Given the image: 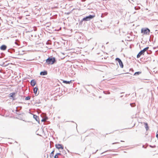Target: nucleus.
I'll return each instance as SVG.
<instances>
[{
	"label": "nucleus",
	"instance_id": "nucleus-1",
	"mask_svg": "<svg viewBox=\"0 0 158 158\" xmlns=\"http://www.w3.org/2000/svg\"><path fill=\"white\" fill-rule=\"evenodd\" d=\"M46 60V62L48 64H52L56 62V58L54 57H48Z\"/></svg>",
	"mask_w": 158,
	"mask_h": 158
},
{
	"label": "nucleus",
	"instance_id": "nucleus-2",
	"mask_svg": "<svg viewBox=\"0 0 158 158\" xmlns=\"http://www.w3.org/2000/svg\"><path fill=\"white\" fill-rule=\"evenodd\" d=\"M95 17V15H89V16H86L85 17L81 19V21H89L92 19H93Z\"/></svg>",
	"mask_w": 158,
	"mask_h": 158
},
{
	"label": "nucleus",
	"instance_id": "nucleus-3",
	"mask_svg": "<svg viewBox=\"0 0 158 158\" xmlns=\"http://www.w3.org/2000/svg\"><path fill=\"white\" fill-rule=\"evenodd\" d=\"M149 48V47H147L144 48L143 50H141L137 54V58H139L142 55H143L145 52L147 51Z\"/></svg>",
	"mask_w": 158,
	"mask_h": 158
},
{
	"label": "nucleus",
	"instance_id": "nucleus-4",
	"mask_svg": "<svg viewBox=\"0 0 158 158\" xmlns=\"http://www.w3.org/2000/svg\"><path fill=\"white\" fill-rule=\"evenodd\" d=\"M141 32L144 34H149L150 32V30L148 28H142L141 30Z\"/></svg>",
	"mask_w": 158,
	"mask_h": 158
},
{
	"label": "nucleus",
	"instance_id": "nucleus-5",
	"mask_svg": "<svg viewBox=\"0 0 158 158\" xmlns=\"http://www.w3.org/2000/svg\"><path fill=\"white\" fill-rule=\"evenodd\" d=\"M55 147L56 148L58 149H64V147L62 144H56L55 145Z\"/></svg>",
	"mask_w": 158,
	"mask_h": 158
},
{
	"label": "nucleus",
	"instance_id": "nucleus-6",
	"mask_svg": "<svg viewBox=\"0 0 158 158\" xmlns=\"http://www.w3.org/2000/svg\"><path fill=\"white\" fill-rule=\"evenodd\" d=\"M36 84V82L34 79L32 80L30 82V84L32 86H34Z\"/></svg>",
	"mask_w": 158,
	"mask_h": 158
},
{
	"label": "nucleus",
	"instance_id": "nucleus-7",
	"mask_svg": "<svg viewBox=\"0 0 158 158\" xmlns=\"http://www.w3.org/2000/svg\"><path fill=\"white\" fill-rule=\"evenodd\" d=\"M7 48V46L5 45H2L0 47V49L2 50H5Z\"/></svg>",
	"mask_w": 158,
	"mask_h": 158
},
{
	"label": "nucleus",
	"instance_id": "nucleus-8",
	"mask_svg": "<svg viewBox=\"0 0 158 158\" xmlns=\"http://www.w3.org/2000/svg\"><path fill=\"white\" fill-rule=\"evenodd\" d=\"M33 118L38 123L40 122V119L38 116L34 114L33 116Z\"/></svg>",
	"mask_w": 158,
	"mask_h": 158
},
{
	"label": "nucleus",
	"instance_id": "nucleus-9",
	"mask_svg": "<svg viewBox=\"0 0 158 158\" xmlns=\"http://www.w3.org/2000/svg\"><path fill=\"white\" fill-rule=\"evenodd\" d=\"M48 74L47 71L44 70L43 71H41L40 72V74L41 75H46Z\"/></svg>",
	"mask_w": 158,
	"mask_h": 158
},
{
	"label": "nucleus",
	"instance_id": "nucleus-10",
	"mask_svg": "<svg viewBox=\"0 0 158 158\" xmlns=\"http://www.w3.org/2000/svg\"><path fill=\"white\" fill-rule=\"evenodd\" d=\"M21 106H19L16 108V111L17 112H18V113H17V114H21L19 113V111L21 110Z\"/></svg>",
	"mask_w": 158,
	"mask_h": 158
},
{
	"label": "nucleus",
	"instance_id": "nucleus-11",
	"mask_svg": "<svg viewBox=\"0 0 158 158\" xmlns=\"http://www.w3.org/2000/svg\"><path fill=\"white\" fill-rule=\"evenodd\" d=\"M15 50L13 48H10L8 50V52L11 53H12L13 52H15Z\"/></svg>",
	"mask_w": 158,
	"mask_h": 158
},
{
	"label": "nucleus",
	"instance_id": "nucleus-12",
	"mask_svg": "<svg viewBox=\"0 0 158 158\" xmlns=\"http://www.w3.org/2000/svg\"><path fill=\"white\" fill-rule=\"evenodd\" d=\"M38 89V88L37 87H35L33 89L34 93L36 95L37 94V90Z\"/></svg>",
	"mask_w": 158,
	"mask_h": 158
},
{
	"label": "nucleus",
	"instance_id": "nucleus-13",
	"mask_svg": "<svg viewBox=\"0 0 158 158\" xmlns=\"http://www.w3.org/2000/svg\"><path fill=\"white\" fill-rule=\"evenodd\" d=\"M144 127L145 128L146 131H148L149 129V127L147 123H144Z\"/></svg>",
	"mask_w": 158,
	"mask_h": 158
},
{
	"label": "nucleus",
	"instance_id": "nucleus-14",
	"mask_svg": "<svg viewBox=\"0 0 158 158\" xmlns=\"http://www.w3.org/2000/svg\"><path fill=\"white\" fill-rule=\"evenodd\" d=\"M72 82V81L71 80L70 81H67L65 80H63V82L66 84H70V83Z\"/></svg>",
	"mask_w": 158,
	"mask_h": 158
},
{
	"label": "nucleus",
	"instance_id": "nucleus-15",
	"mask_svg": "<svg viewBox=\"0 0 158 158\" xmlns=\"http://www.w3.org/2000/svg\"><path fill=\"white\" fill-rule=\"evenodd\" d=\"M15 92L11 93L9 94V95L10 96L9 97H10L11 98H13V96H14V95H15Z\"/></svg>",
	"mask_w": 158,
	"mask_h": 158
},
{
	"label": "nucleus",
	"instance_id": "nucleus-16",
	"mask_svg": "<svg viewBox=\"0 0 158 158\" xmlns=\"http://www.w3.org/2000/svg\"><path fill=\"white\" fill-rule=\"evenodd\" d=\"M55 152V151L53 150L52 151V152L51 153L50 155V157L52 158V157H53L54 154V152Z\"/></svg>",
	"mask_w": 158,
	"mask_h": 158
},
{
	"label": "nucleus",
	"instance_id": "nucleus-17",
	"mask_svg": "<svg viewBox=\"0 0 158 158\" xmlns=\"http://www.w3.org/2000/svg\"><path fill=\"white\" fill-rule=\"evenodd\" d=\"M118 63L120 67L121 68H123V65L122 60L120 62H119Z\"/></svg>",
	"mask_w": 158,
	"mask_h": 158
},
{
	"label": "nucleus",
	"instance_id": "nucleus-18",
	"mask_svg": "<svg viewBox=\"0 0 158 158\" xmlns=\"http://www.w3.org/2000/svg\"><path fill=\"white\" fill-rule=\"evenodd\" d=\"M141 73V72L139 71V72H136L134 73V75H139V74H140Z\"/></svg>",
	"mask_w": 158,
	"mask_h": 158
},
{
	"label": "nucleus",
	"instance_id": "nucleus-19",
	"mask_svg": "<svg viewBox=\"0 0 158 158\" xmlns=\"http://www.w3.org/2000/svg\"><path fill=\"white\" fill-rule=\"evenodd\" d=\"M30 98H31V97L29 96H27V97H26L25 98V100H29L30 99Z\"/></svg>",
	"mask_w": 158,
	"mask_h": 158
},
{
	"label": "nucleus",
	"instance_id": "nucleus-20",
	"mask_svg": "<svg viewBox=\"0 0 158 158\" xmlns=\"http://www.w3.org/2000/svg\"><path fill=\"white\" fill-rule=\"evenodd\" d=\"M115 60L118 61V62H119L121 61V60L118 58H116L115 59Z\"/></svg>",
	"mask_w": 158,
	"mask_h": 158
},
{
	"label": "nucleus",
	"instance_id": "nucleus-21",
	"mask_svg": "<svg viewBox=\"0 0 158 158\" xmlns=\"http://www.w3.org/2000/svg\"><path fill=\"white\" fill-rule=\"evenodd\" d=\"M130 105L132 107H134L135 106V103H130Z\"/></svg>",
	"mask_w": 158,
	"mask_h": 158
},
{
	"label": "nucleus",
	"instance_id": "nucleus-22",
	"mask_svg": "<svg viewBox=\"0 0 158 158\" xmlns=\"http://www.w3.org/2000/svg\"><path fill=\"white\" fill-rule=\"evenodd\" d=\"M103 93L104 94H110V92L109 91H106V92L105 91H104Z\"/></svg>",
	"mask_w": 158,
	"mask_h": 158
},
{
	"label": "nucleus",
	"instance_id": "nucleus-23",
	"mask_svg": "<svg viewBox=\"0 0 158 158\" xmlns=\"http://www.w3.org/2000/svg\"><path fill=\"white\" fill-rule=\"evenodd\" d=\"M140 9V7H135V10H139V9Z\"/></svg>",
	"mask_w": 158,
	"mask_h": 158
},
{
	"label": "nucleus",
	"instance_id": "nucleus-24",
	"mask_svg": "<svg viewBox=\"0 0 158 158\" xmlns=\"http://www.w3.org/2000/svg\"><path fill=\"white\" fill-rule=\"evenodd\" d=\"M150 147L152 148H154L156 147V146L155 145H154V146H152L151 145H149Z\"/></svg>",
	"mask_w": 158,
	"mask_h": 158
},
{
	"label": "nucleus",
	"instance_id": "nucleus-25",
	"mask_svg": "<svg viewBox=\"0 0 158 158\" xmlns=\"http://www.w3.org/2000/svg\"><path fill=\"white\" fill-rule=\"evenodd\" d=\"M107 14L106 13H104V14H102L101 15V17H104V16L103 15L104 14L105 15H107Z\"/></svg>",
	"mask_w": 158,
	"mask_h": 158
},
{
	"label": "nucleus",
	"instance_id": "nucleus-26",
	"mask_svg": "<svg viewBox=\"0 0 158 158\" xmlns=\"http://www.w3.org/2000/svg\"><path fill=\"white\" fill-rule=\"evenodd\" d=\"M1 55L2 56V57H3L5 56V54L3 53H1Z\"/></svg>",
	"mask_w": 158,
	"mask_h": 158
},
{
	"label": "nucleus",
	"instance_id": "nucleus-27",
	"mask_svg": "<svg viewBox=\"0 0 158 158\" xmlns=\"http://www.w3.org/2000/svg\"><path fill=\"white\" fill-rule=\"evenodd\" d=\"M56 155H57V156H58V155H61V154L60 153H56Z\"/></svg>",
	"mask_w": 158,
	"mask_h": 158
},
{
	"label": "nucleus",
	"instance_id": "nucleus-28",
	"mask_svg": "<svg viewBox=\"0 0 158 158\" xmlns=\"http://www.w3.org/2000/svg\"><path fill=\"white\" fill-rule=\"evenodd\" d=\"M54 158H58V156H57V155H55L54 157Z\"/></svg>",
	"mask_w": 158,
	"mask_h": 158
},
{
	"label": "nucleus",
	"instance_id": "nucleus-29",
	"mask_svg": "<svg viewBox=\"0 0 158 158\" xmlns=\"http://www.w3.org/2000/svg\"><path fill=\"white\" fill-rule=\"evenodd\" d=\"M119 143V142H115V143H112V144H117V143Z\"/></svg>",
	"mask_w": 158,
	"mask_h": 158
},
{
	"label": "nucleus",
	"instance_id": "nucleus-30",
	"mask_svg": "<svg viewBox=\"0 0 158 158\" xmlns=\"http://www.w3.org/2000/svg\"><path fill=\"white\" fill-rule=\"evenodd\" d=\"M13 100H15L16 99L15 98V96H13V98H12Z\"/></svg>",
	"mask_w": 158,
	"mask_h": 158
},
{
	"label": "nucleus",
	"instance_id": "nucleus-31",
	"mask_svg": "<svg viewBox=\"0 0 158 158\" xmlns=\"http://www.w3.org/2000/svg\"><path fill=\"white\" fill-rule=\"evenodd\" d=\"M45 120V119H44V118H43L42 120H41V121L42 122H43V121H44Z\"/></svg>",
	"mask_w": 158,
	"mask_h": 158
},
{
	"label": "nucleus",
	"instance_id": "nucleus-32",
	"mask_svg": "<svg viewBox=\"0 0 158 158\" xmlns=\"http://www.w3.org/2000/svg\"><path fill=\"white\" fill-rule=\"evenodd\" d=\"M70 12H67L66 13V14L68 15H69L70 14Z\"/></svg>",
	"mask_w": 158,
	"mask_h": 158
},
{
	"label": "nucleus",
	"instance_id": "nucleus-33",
	"mask_svg": "<svg viewBox=\"0 0 158 158\" xmlns=\"http://www.w3.org/2000/svg\"><path fill=\"white\" fill-rule=\"evenodd\" d=\"M82 22H83V21H81H81H80V24H82Z\"/></svg>",
	"mask_w": 158,
	"mask_h": 158
},
{
	"label": "nucleus",
	"instance_id": "nucleus-34",
	"mask_svg": "<svg viewBox=\"0 0 158 158\" xmlns=\"http://www.w3.org/2000/svg\"><path fill=\"white\" fill-rule=\"evenodd\" d=\"M156 137H157V138H158V134H156Z\"/></svg>",
	"mask_w": 158,
	"mask_h": 158
},
{
	"label": "nucleus",
	"instance_id": "nucleus-35",
	"mask_svg": "<svg viewBox=\"0 0 158 158\" xmlns=\"http://www.w3.org/2000/svg\"><path fill=\"white\" fill-rule=\"evenodd\" d=\"M4 64V63H3V64L2 65L3 66H4V65H3Z\"/></svg>",
	"mask_w": 158,
	"mask_h": 158
},
{
	"label": "nucleus",
	"instance_id": "nucleus-36",
	"mask_svg": "<svg viewBox=\"0 0 158 158\" xmlns=\"http://www.w3.org/2000/svg\"><path fill=\"white\" fill-rule=\"evenodd\" d=\"M19 55H22V54H20V53H19Z\"/></svg>",
	"mask_w": 158,
	"mask_h": 158
},
{
	"label": "nucleus",
	"instance_id": "nucleus-37",
	"mask_svg": "<svg viewBox=\"0 0 158 158\" xmlns=\"http://www.w3.org/2000/svg\"><path fill=\"white\" fill-rule=\"evenodd\" d=\"M132 70L133 71V69H130V70Z\"/></svg>",
	"mask_w": 158,
	"mask_h": 158
},
{
	"label": "nucleus",
	"instance_id": "nucleus-38",
	"mask_svg": "<svg viewBox=\"0 0 158 158\" xmlns=\"http://www.w3.org/2000/svg\"><path fill=\"white\" fill-rule=\"evenodd\" d=\"M123 95L121 96H120V98H122V97H123Z\"/></svg>",
	"mask_w": 158,
	"mask_h": 158
},
{
	"label": "nucleus",
	"instance_id": "nucleus-39",
	"mask_svg": "<svg viewBox=\"0 0 158 158\" xmlns=\"http://www.w3.org/2000/svg\"><path fill=\"white\" fill-rule=\"evenodd\" d=\"M38 103H40V102L39 101Z\"/></svg>",
	"mask_w": 158,
	"mask_h": 158
},
{
	"label": "nucleus",
	"instance_id": "nucleus-40",
	"mask_svg": "<svg viewBox=\"0 0 158 158\" xmlns=\"http://www.w3.org/2000/svg\"><path fill=\"white\" fill-rule=\"evenodd\" d=\"M121 142H124V141H122V140H121Z\"/></svg>",
	"mask_w": 158,
	"mask_h": 158
},
{
	"label": "nucleus",
	"instance_id": "nucleus-41",
	"mask_svg": "<svg viewBox=\"0 0 158 158\" xmlns=\"http://www.w3.org/2000/svg\"><path fill=\"white\" fill-rule=\"evenodd\" d=\"M144 145H143V148H144Z\"/></svg>",
	"mask_w": 158,
	"mask_h": 158
},
{
	"label": "nucleus",
	"instance_id": "nucleus-42",
	"mask_svg": "<svg viewBox=\"0 0 158 158\" xmlns=\"http://www.w3.org/2000/svg\"><path fill=\"white\" fill-rule=\"evenodd\" d=\"M67 150L69 152V150H68V149H67Z\"/></svg>",
	"mask_w": 158,
	"mask_h": 158
},
{
	"label": "nucleus",
	"instance_id": "nucleus-43",
	"mask_svg": "<svg viewBox=\"0 0 158 158\" xmlns=\"http://www.w3.org/2000/svg\"><path fill=\"white\" fill-rule=\"evenodd\" d=\"M127 94H126V97H127Z\"/></svg>",
	"mask_w": 158,
	"mask_h": 158
},
{
	"label": "nucleus",
	"instance_id": "nucleus-44",
	"mask_svg": "<svg viewBox=\"0 0 158 158\" xmlns=\"http://www.w3.org/2000/svg\"><path fill=\"white\" fill-rule=\"evenodd\" d=\"M71 122H72V123H74V122L73 121H71Z\"/></svg>",
	"mask_w": 158,
	"mask_h": 158
},
{
	"label": "nucleus",
	"instance_id": "nucleus-45",
	"mask_svg": "<svg viewBox=\"0 0 158 158\" xmlns=\"http://www.w3.org/2000/svg\"><path fill=\"white\" fill-rule=\"evenodd\" d=\"M101 98V96L99 97V98Z\"/></svg>",
	"mask_w": 158,
	"mask_h": 158
},
{
	"label": "nucleus",
	"instance_id": "nucleus-46",
	"mask_svg": "<svg viewBox=\"0 0 158 158\" xmlns=\"http://www.w3.org/2000/svg\"><path fill=\"white\" fill-rule=\"evenodd\" d=\"M123 93H123H123H121V94Z\"/></svg>",
	"mask_w": 158,
	"mask_h": 158
},
{
	"label": "nucleus",
	"instance_id": "nucleus-47",
	"mask_svg": "<svg viewBox=\"0 0 158 158\" xmlns=\"http://www.w3.org/2000/svg\"><path fill=\"white\" fill-rule=\"evenodd\" d=\"M98 150H97L96 151V152H97V151H98Z\"/></svg>",
	"mask_w": 158,
	"mask_h": 158
},
{
	"label": "nucleus",
	"instance_id": "nucleus-48",
	"mask_svg": "<svg viewBox=\"0 0 158 158\" xmlns=\"http://www.w3.org/2000/svg\"><path fill=\"white\" fill-rule=\"evenodd\" d=\"M1 70H0V72H1Z\"/></svg>",
	"mask_w": 158,
	"mask_h": 158
},
{
	"label": "nucleus",
	"instance_id": "nucleus-49",
	"mask_svg": "<svg viewBox=\"0 0 158 158\" xmlns=\"http://www.w3.org/2000/svg\"><path fill=\"white\" fill-rule=\"evenodd\" d=\"M76 125H77V126H76V127H77V124H76Z\"/></svg>",
	"mask_w": 158,
	"mask_h": 158
},
{
	"label": "nucleus",
	"instance_id": "nucleus-50",
	"mask_svg": "<svg viewBox=\"0 0 158 158\" xmlns=\"http://www.w3.org/2000/svg\"><path fill=\"white\" fill-rule=\"evenodd\" d=\"M104 152H103V153H102L101 154H103V153H104Z\"/></svg>",
	"mask_w": 158,
	"mask_h": 158
},
{
	"label": "nucleus",
	"instance_id": "nucleus-51",
	"mask_svg": "<svg viewBox=\"0 0 158 158\" xmlns=\"http://www.w3.org/2000/svg\"><path fill=\"white\" fill-rule=\"evenodd\" d=\"M1 58V57L0 56V58Z\"/></svg>",
	"mask_w": 158,
	"mask_h": 158
}]
</instances>
